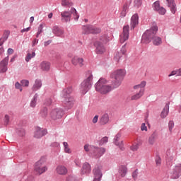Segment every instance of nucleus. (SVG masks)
<instances>
[{"instance_id":"obj_1","label":"nucleus","mask_w":181,"mask_h":181,"mask_svg":"<svg viewBox=\"0 0 181 181\" xmlns=\"http://www.w3.org/2000/svg\"><path fill=\"white\" fill-rule=\"evenodd\" d=\"M124 77H125V71L122 69L115 71L110 75L112 79V85H110V82L105 78H101L95 85V90L100 94H108L112 88H118L121 86Z\"/></svg>"},{"instance_id":"obj_2","label":"nucleus","mask_w":181,"mask_h":181,"mask_svg":"<svg viewBox=\"0 0 181 181\" xmlns=\"http://www.w3.org/2000/svg\"><path fill=\"white\" fill-rule=\"evenodd\" d=\"M157 32L158 26L156 25H154L150 30H146L142 35V43H151V40L153 39V44L155 46H159V45H162V38L155 36Z\"/></svg>"},{"instance_id":"obj_3","label":"nucleus","mask_w":181,"mask_h":181,"mask_svg":"<svg viewBox=\"0 0 181 181\" xmlns=\"http://www.w3.org/2000/svg\"><path fill=\"white\" fill-rule=\"evenodd\" d=\"M72 93L73 88L71 86H69L62 90L64 98H65L64 104L67 108H71L74 105V98L70 96Z\"/></svg>"},{"instance_id":"obj_4","label":"nucleus","mask_w":181,"mask_h":181,"mask_svg":"<svg viewBox=\"0 0 181 181\" xmlns=\"http://www.w3.org/2000/svg\"><path fill=\"white\" fill-rule=\"evenodd\" d=\"M71 15H73L75 21H78L80 16L77 13V10L74 7L71 8L70 11H64L61 13L62 22H70L71 19Z\"/></svg>"},{"instance_id":"obj_5","label":"nucleus","mask_w":181,"mask_h":181,"mask_svg":"<svg viewBox=\"0 0 181 181\" xmlns=\"http://www.w3.org/2000/svg\"><path fill=\"white\" fill-rule=\"evenodd\" d=\"M47 170V165H46V158L45 157L41 158L35 165L34 172L35 175H40L45 173Z\"/></svg>"},{"instance_id":"obj_6","label":"nucleus","mask_w":181,"mask_h":181,"mask_svg":"<svg viewBox=\"0 0 181 181\" xmlns=\"http://www.w3.org/2000/svg\"><path fill=\"white\" fill-rule=\"evenodd\" d=\"M93 84V74L91 72H88L87 78L81 83L80 86V90L82 94H86Z\"/></svg>"},{"instance_id":"obj_7","label":"nucleus","mask_w":181,"mask_h":181,"mask_svg":"<svg viewBox=\"0 0 181 181\" xmlns=\"http://www.w3.org/2000/svg\"><path fill=\"white\" fill-rule=\"evenodd\" d=\"M145 86H146V82L145 81H143L141 82L140 84L136 85L134 86V90H139V92L136 93L135 95H133L131 97V100H139V98H141L144 93H145Z\"/></svg>"},{"instance_id":"obj_8","label":"nucleus","mask_w":181,"mask_h":181,"mask_svg":"<svg viewBox=\"0 0 181 181\" xmlns=\"http://www.w3.org/2000/svg\"><path fill=\"white\" fill-rule=\"evenodd\" d=\"M106 149L104 147H98L94 146L93 150L92 151V155L94 158H101L104 153H105Z\"/></svg>"},{"instance_id":"obj_9","label":"nucleus","mask_w":181,"mask_h":181,"mask_svg":"<svg viewBox=\"0 0 181 181\" xmlns=\"http://www.w3.org/2000/svg\"><path fill=\"white\" fill-rule=\"evenodd\" d=\"M129 38V25L124 26L123 32L120 35V42L124 43Z\"/></svg>"},{"instance_id":"obj_10","label":"nucleus","mask_w":181,"mask_h":181,"mask_svg":"<svg viewBox=\"0 0 181 181\" xmlns=\"http://www.w3.org/2000/svg\"><path fill=\"white\" fill-rule=\"evenodd\" d=\"M83 30L84 31V33H93V35L100 33V32H101L100 28L93 27V25H85L83 27Z\"/></svg>"},{"instance_id":"obj_11","label":"nucleus","mask_w":181,"mask_h":181,"mask_svg":"<svg viewBox=\"0 0 181 181\" xmlns=\"http://www.w3.org/2000/svg\"><path fill=\"white\" fill-rule=\"evenodd\" d=\"M71 63L75 67H83L84 66V59L75 56L71 59Z\"/></svg>"},{"instance_id":"obj_12","label":"nucleus","mask_w":181,"mask_h":181,"mask_svg":"<svg viewBox=\"0 0 181 181\" xmlns=\"http://www.w3.org/2000/svg\"><path fill=\"white\" fill-rule=\"evenodd\" d=\"M50 117L52 119H60L63 117V112L60 109H54L51 111Z\"/></svg>"},{"instance_id":"obj_13","label":"nucleus","mask_w":181,"mask_h":181,"mask_svg":"<svg viewBox=\"0 0 181 181\" xmlns=\"http://www.w3.org/2000/svg\"><path fill=\"white\" fill-rule=\"evenodd\" d=\"M181 176V164L177 165L171 173V179H179Z\"/></svg>"},{"instance_id":"obj_14","label":"nucleus","mask_w":181,"mask_h":181,"mask_svg":"<svg viewBox=\"0 0 181 181\" xmlns=\"http://www.w3.org/2000/svg\"><path fill=\"white\" fill-rule=\"evenodd\" d=\"M8 62H9V57H5L0 62V73H5L8 70Z\"/></svg>"},{"instance_id":"obj_15","label":"nucleus","mask_w":181,"mask_h":181,"mask_svg":"<svg viewBox=\"0 0 181 181\" xmlns=\"http://www.w3.org/2000/svg\"><path fill=\"white\" fill-rule=\"evenodd\" d=\"M95 46L96 47L95 52H96L97 54H103V53H105V47H104L103 43L97 41L95 43Z\"/></svg>"},{"instance_id":"obj_16","label":"nucleus","mask_w":181,"mask_h":181,"mask_svg":"<svg viewBox=\"0 0 181 181\" xmlns=\"http://www.w3.org/2000/svg\"><path fill=\"white\" fill-rule=\"evenodd\" d=\"M154 11L158 12L160 15H165L166 13V9L163 7H160L159 1H156L153 4Z\"/></svg>"},{"instance_id":"obj_17","label":"nucleus","mask_w":181,"mask_h":181,"mask_svg":"<svg viewBox=\"0 0 181 181\" xmlns=\"http://www.w3.org/2000/svg\"><path fill=\"white\" fill-rule=\"evenodd\" d=\"M158 136L159 134H158L157 132H153L148 139V145H155V142H156V140L158 139Z\"/></svg>"},{"instance_id":"obj_18","label":"nucleus","mask_w":181,"mask_h":181,"mask_svg":"<svg viewBox=\"0 0 181 181\" xmlns=\"http://www.w3.org/2000/svg\"><path fill=\"white\" fill-rule=\"evenodd\" d=\"M94 180L93 181H100L103 177V173H101V169L100 167H97L93 170Z\"/></svg>"},{"instance_id":"obj_19","label":"nucleus","mask_w":181,"mask_h":181,"mask_svg":"<svg viewBox=\"0 0 181 181\" xmlns=\"http://www.w3.org/2000/svg\"><path fill=\"white\" fill-rule=\"evenodd\" d=\"M46 134H47V131L46 129L37 127L35 132L34 136L35 138H42V136H44Z\"/></svg>"},{"instance_id":"obj_20","label":"nucleus","mask_w":181,"mask_h":181,"mask_svg":"<svg viewBox=\"0 0 181 181\" xmlns=\"http://www.w3.org/2000/svg\"><path fill=\"white\" fill-rule=\"evenodd\" d=\"M119 138H121V133H117L115 137V144H116L117 146H119L122 151L124 150V144L122 141H119Z\"/></svg>"},{"instance_id":"obj_21","label":"nucleus","mask_w":181,"mask_h":181,"mask_svg":"<svg viewBox=\"0 0 181 181\" xmlns=\"http://www.w3.org/2000/svg\"><path fill=\"white\" fill-rule=\"evenodd\" d=\"M40 69L42 71H49L50 70V64L49 62L43 61L40 64Z\"/></svg>"},{"instance_id":"obj_22","label":"nucleus","mask_w":181,"mask_h":181,"mask_svg":"<svg viewBox=\"0 0 181 181\" xmlns=\"http://www.w3.org/2000/svg\"><path fill=\"white\" fill-rule=\"evenodd\" d=\"M99 122L100 125H107V124L110 122V116L108 115V114H104L103 115H102L100 118Z\"/></svg>"},{"instance_id":"obj_23","label":"nucleus","mask_w":181,"mask_h":181,"mask_svg":"<svg viewBox=\"0 0 181 181\" xmlns=\"http://www.w3.org/2000/svg\"><path fill=\"white\" fill-rule=\"evenodd\" d=\"M90 172H91V165L88 163H85L82 167L81 174L86 175L90 173Z\"/></svg>"},{"instance_id":"obj_24","label":"nucleus","mask_w":181,"mask_h":181,"mask_svg":"<svg viewBox=\"0 0 181 181\" xmlns=\"http://www.w3.org/2000/svg\"><path fill=\"white\" fill-rule=\"evenodd\" d=\"M52 33L56 36H62L64 33V31L62 28H59V26L55 25L52 28Z\"/></svg>"},{"instance_id":"obj_25","label":"nucleus","mask_w":181,"mask_h":181,"mask_svg":"<svg viewBox=\"0 0 181 181\" xmlns=\"http://www.w3.org/2000/svg\"><path fill=\"white\" fill-rule=\"evenodd\" d=\"M139 19V17L138 16V14H134L132 17L131 21V29H135V26L138 25V20Z\"/></svg>"},{"instance_id":"obj_26","label":"nucleus","mask_w":181,"mask_h":181,"mask_svg":"<svg viewBox=\"0 0 181 181\" xmlns=\"http://www.w3.org/2000/svg\"><path fill=\"white\" fill-rule=\"evenodd\" d=\"M168 6L170 8L172 13H176V4H175V0H167Z\"/></svg>"},{"instance_id":"obj_27","label":"nucleus","mask_w":181,"mask_h":181,"mask_svg":"<svg viewBox=\"0 0 181 181\" xmlns=\"http://www.w3.org/2000/svg\"><path fill=\"white\" fill-rule=\"evenodd\" d=\"M56 170L58 175H67V168L64 165H58Z\"/></svg>"},{"instance_id":"obj_28","label":"nucleus","mask_w":181,"mask_h":181,"mask_svg":"<svg viewBox=\"0 0 181 181\" xmlns=\"http://www.w3.org/2000/svg\"><path fill=\"white\" fill-rule=\"evenodd\" d=\"M128 172V168H127V166L125 165H121L119 168V175L122 177H125L127 173Z\"/></svg>"},{"instance_id":"obj_29","label":"nucleus","mask_w":181,"mask_h":181,"mask_svg":"<svg viewBox=\"0 0 181 181\" xmlns=\"http://www.w3.org/2000/svg\"><path fill=\"white\" fill-rule=\"evenodd\" d=\"M168 114H169V103L165 104V106L161 112L160 117L162 118H166V117H168Z\"/></svg>"},{"instance_id":"obj_30","label":"nucleus","mask_w":181,"mask_h":181,"mask_svg":"<svg viewBox=\"0 0 181 181\" xmlns=\"http://www.w3.org/2000/svg\"><path fill=\"white\" fill-rule=\"evenodd\" d=\"M61 5L62 6H64V8H70L71 6H73L74 4L71 0H62Z\"/></svg>"},{"instance_id":"obj_31","label":"nucleus","mask_w":181,"mask_h":181,"mask_svg":"<svg viewBox=\"0 0 181 181\" xmlns=\"http://www.w3.org/2000/svg\"><path fill=\"white\" fill-rule=\"evenodd\" d=\"M42 87V81L40 80H36L33 86V91H37V90H39Z\"/></svg>"},{"instance_id":"obj_32","label":"nucleus","mask_w":181,"mask_h":181,"mask_svg":"<svg viewBox=\"0 0 181 181\" xmlns=\"http://www.w3.org/2000/svg\"><path fill=\"white\" fill-rule=\"evenodd\" d=\"M63 146L65 153H71V148H70V146H69V144L67 142L64 141L63 143Z\"/></svg>"},{"instance_id":"obj_33","label":"nucleus","mask_w":181,"mask_h":181,"mask_svg":"<svg viewBox=\"0 0 181 181\" xmlns=\"http://www.w3.org/2000/svg\"><path fill=\"white\" fill-rule=\"evenodd\" d=\"M123 59L122 53L117 52L115 55L114 60L117 62V63H119Z\"/></svg>"},{"instance_id":"obj_34","label":"nucleus","mask_w":181,"mask_h":181,"mask_svg":"<svg viewBox=\"0 0 181 181\" xmlns=\"http://www.w3.org/2000/svg\"><path fill=\"white\" fill-rule=\"evenodd\" d=\"M94 149V146L90 145V144H86L84 146V151L86 152H90V151L93 152Z\"/></svg>"},{"instance_id":"obj_35","label":"nucleus","mask_w":181,"mask_h":181,"mask_svg":"<svg viewBox=\"0 0 181 181\" xmlns=\"http://www.w3.org/2000/svg\"><path fill=\"white\" fill-rule=\"evenodd\" d=\"M35 56H36V54L35 53V52H33L31 54L28 53L27 56L25 57V62H30V60L31 59H33V57H35Z\"/></svg>"},{"instance_id":"obj_36","label":"nucleus","mask_w":181,"mask_h":181,"mask_svg":"<svg viewBox=\"0 0 181 181\" xmlns=\"http://www.w3.org/2000/svg\"><path fill=\"white\" fill-rule=\"evenodd\" d=\"M128 10V5L127 4H125L124 6H123V10L121 13V16L122 18H124V16H127V11Z\"/></svg>"},{"instance_id":"obj_37","label":"nucleus","mask_w":181,"mask_h":181,"mask_svg":"<svg viewBox=\"0 0 181 181\" xmlns=\"http://www.w3.org/2000/svg\"><path fill=\"white\" fill-rule=\"evenodd\" d=\"M40 115L43 118L47 117V108L44 107L40 112Z\"/></svg>"},{"instance_id":"obj_38","label":"nucleus","mask_w":181,"mask_h":181,"mask_svg":"<svg viewBox=\"0 0 181 181\" xmlns=\"http://www.w3.org/2000/svg\"><path fill=\"white\" fill-rule=\"evenodd\" d=\"M36 101H37V95H35L33 100L30 103V107L34 108V107H36Z\"/></svg>"},{"instance_id":"obj_39","label":"nucleus","mask_w":181,"mask_h":181,"mask_svg":"<svg viewBox=\"0 0 181 181\" xmlns=\"http://www.w3.org/2000/svg\"><path fill=\"white\" fill-rule=\"evenodd\" d=\"M174 127H175V122H173V121H170L168 123V128H169L170 132H172Z\"/></svg>"},{"instance_id":"obj_40","label":"nucleus","mask_w":181,"mask_h":181,"mask_svg":"<svg viewBox=\"0 0 181 181\" xmlns=\"http://www.w3.org/2000/svg\"><path fill=\"white\" fill-rule=\"evenodd\" d=\"M156 166H160L162 163V159L158 156H157L156 158Z\"/></svg>"},{"instance_id":"obj_41","label":"nucleus","mask_w":181,"mask_h":181,"mask_svg":"<svg viewBox=\"0 0 181 181\" xmlns=\"http://www.w3.org/2000/svg\"><path fill=\"white\" fill-rule=\"evenodd\" d=\"M21 83L23 87H29V81L28 80H22Z\"/></svg>"},{"instance_id":"obj_42","label":"nucleus","mask_w":181,"mask_h":181,"mask_svg":"<svg viewBox=\"0 0 181 181\" xmlns=\"http://www.w3.org/2000/svg\"><path fill=\"white\" fill-rule=\"evenodd\" d=\"M107 142H108V137L105 136L101 139V140L100 141V145H104V144H107Z\"/></svg>"},{"instance_id":"obj_43","label":"nucleus","mask_w":181,"mask_h":181,"mask_svg":"<svg viewBox=\"0 0 181 181\" xmlns=\"http://www.w3.org/2000/svg\"><path fill=\"white\" fill-rule=\"evenodd\" d=\"M142 5V0H134V6L139 8Z\"/></svg>"},{"instance_id":"obj_44","label":"nucleus","mask_w":181,"mask_h":181,"mask_svg":"<svg viewBox=\"0 0 181 181\" xmlns=\"http://www.w3.org/2000/svg\"><path fill=\"white\" fill-rule=\"evenodd\" d=\"M139 148V145L138 144H136L131 147V150L135 152V151H138Z\"/></svg>"},{"instance_id":"obj_45","label":"nucleus","mask_w":181,"mask_h":181,"mask_svg":"<svg viewBox=\"0 0 181 181\" xmlns=\"http://www.w3.org/2000/svg\"><path fill=\"white\" fill-rule=\"evenodd\" d=\"M15 87L17 90H19L21 92H22V85H21V83H19V82H16L15 83Z\"/></svg>"},{"instance_id":"obj_46","label":"nucleus","mask_w":181,"mask_h":181,"mask_svg":"<svg viewBox=\"0 0 181 181\" xmlns=\"http://www.w3.org/2000/svg\"><path fill=\"white\" fill-rule=\"evenodd\" d=\"M66 181H78V180L76 179V177L73 175H70L66 178Z\"/></svg>"},{"instance_id":"obj_47","label":"nucleus","mask_w":181,"mask_h":181,"mask_svg":"<svg viewBox=\"0 0 181 181\" xmlns=\"http://www.w3.org/2000/svg\"><path fill=\"white\" fill-rule=\"evenodd\" d=\"M4 124L5 125H8L9 124V115H6L4 117Z\"/></svg>"},{"instance_id":"obj_48","label":"nucleus","mask_w":181,"mask_h":181,"mask_svg":"<svg viewBox=\"0 0 181 181\" xmlns=\"http://www.w3.org/2000/svg\"><path fill=\"white\" fill-rule=\"evenodd\" d=\"M9 37V33L8 32H6L4 33L3 36L1 37L4 40H8V37Z\"/></svg>"},{"instance_id":"obj_49","label":"nucleus","mask_w":181,"mask_h":181,"mask_svg":"<svg viewBox=\"0 0 181 181\" xmlns=\"http://www.w3.org/2000/svg\"><path fill=\"white\" fill-rule=\"evenodd\" d=\"M18 135L19 136H25V129H21L18 130Z\"/></svg>"},{"instance_id":"obj_50","label":"nucleus","mask_w":181,"mask_h":181,"mask_svg":"<svg viewBox=\"0 0 181 181\" xmlns=\"http://www.w3.org/2000/svg\"><path fill=\"white\" fill-rule=\"evenodd\" d=\"M141 131H148V127H146V124L145 123H142L141 126Z\"/></svg>"},{"instance_id":"obj_51","label":"nucleus","mask_w":181,"mask_h":181,"mask_svg":"<svg viewBox=\"0 0 181 181\" xmlns=\"http://www.w3.org/2000/svg\"><path fill=\"white\" fill-rule=\"evenodd\" d=\"M120 53H122V55L127 53V47H125V45L122 47Z\"/></svg>"},{"instance_id":"obj_52","label":"nucleus","mask_w":181,"mask_h":181,"mask_svg":"<svg viewBox=\"0 0 181 181\" xmlns=\"http://www.w3.org/2000/svg\"><path fill=\"white\" fill-rule=\"evenodd\" d=\"M132 177H133V179H134V180H135V179H136V177H138V170H136L133 172Z\"/></svg>"},{"instance_id":"obj_53","label":"nucleus","mask_w":181,"mask_h":181,"mask_svg":"<svg viewBox=\"0 0 181 181\" xmlns=\"http://www.w3.org/2000/svg\"><path fill=\"white\" fill-rule=\"evenodd\" d=\"M93 124H97L98 122V115H95L93 120H92Z\"/></svg>"},{"instance_id":"obj_54","label":"nucleus","mask_w":181,"mask_h":181,"mask_svg":"<svg viewBox=\"0 0 181 181\" xmlns=\"http://www.w3.org/2000/svg\"><path fill=\"white\" fill-rule=\"evenodd\" d=\"M38 42H39V40H37V39H34L33 41V45H32V46H33V47L36 46V45H37Z\"/></svg>"},{"instance_id":"obj_55","label":"nucleus","mask_w":181,"mask_h":181,"mask_svg":"<svg viewBox=\"0 0 181 181\" xmlns=\"http://www.w3.org/2000/svg\"><path fill=\"white\" fill-rule=\"evenodd\" d=\"M8 54H13V49L12 48H8L7 50Z\"/></svg>"},{"instance_id":"obj_56","label":"nucleus","mask_w":181,"mask_h":181,"mask_svg":"<svg viewBox=\"0 0 181 181\" xmlns=\"http://www.w3.org/2000/svg\"><path fill=\"white\" fill-rule=\"evenodd\" d=\"M176 74H177V71H173L171 72V74L168 75V77H172V76H176Z\"/></svg>"},{"instance_id":"obj_57","label":"nucleus","mask_w":181,"mask_h":181,"mask_svg":"<svg viewBox=\"0 0 181 181\" xmlns=\"http://www.w3.org/2000/svg\"><path fill=\"white\" fill-rule=\"evenodd\" d=\"M30 30V28L28 27L27 28H24L23 30H21V33H23V32H29Z\"/></svg>"},{"instance_id":"obj_58","label":"nucleus","mask_w":181,"mask_h":181,"mask_svg":"<svg viewBox=\"0 0 181 181\" xmlns=\"http://www.w3.org/2000/svg\"><path fill=\"white\" fill-rule=\"evenodd\" d=\"M5 42H6V40H4V38H0V46H2V45H4V43H5Z\"/></svg>"},{"instance_id":"obj_59","label":"nucleus","mask_w":181,"mask_h":181,"mask_svg":"<svg viewBox=\"0 0 181 181\" xmlns=\"http://www.w3.org/2000/svg\"><path fill=\"white\" fill-rule=\"evenodd\" d=\"M38 30L43 31V24H40L38 27Z\"/></svg>"},{"instance_id":"obj_60","label":"nucleus","mask_w":181,"mask_h":181,"mask_svg":"<svg viewBox=\"0 0 181 181\" xmlns=\"http://www.w3.org/2000/svg\"><path fill=\"white\" fill-rule=\"evenodd\" d=\"M15 59H16V56H13V57L11 59V60H10L11 63H13V62H15Z\"/></svg>"},{"instance_id":"obj_61","label":"nucleus","mask_w":181,"mask_h":181,"mask_svg":"<svg viewBox=\"0 0 181 181\" xmlns=\"http://www.w3.org/2000/svg\"><path fill=\"white\" fill-rule=\"evenodd\" d=\"M49 43H52V41L51 40H48L47 42H45V46H49Z\"/></svg>"},{"instance_id":"obj_62","label":"nucleus","mask_w":181,"mask_h":181,"mask_svg":"<svg viewBox=\"0 0 181 181\" xmlns=\"http://www.w3.org/2000/svg\"><path fill=\"white\" fill-rule=\"evenodd\" d=\"M42 32H43V31H42V30H38V31H37V33L36 37H39V35H40V33H42Z\"/></svg>"},{"instance_id":"obj_63","label":"nucleus","mask_w":181,"mask_h":181,"mask_svg":"<svg viewBox=\"0 0 181 181\" xmlns=\"http://www.w3.org/2000/svg\"><path fill=\"white\" fill-rule=\"evenodd\" d=\"M33 21H35V17L32 16L30 18V23H33Z\"/></svg>"},{"instance_id":"obj_64","label":"nucleus","mask_w":181,"mask_h":181,"mask_svg":"<svg viewBox=\"0 0 181 181\" xmlns=\"http://www.w3.org/2000/svg\"><path fill=\"white\" fill-rule=\"evenodd\" d=\"M52 104V99H48V102L47 103V105H50Z\"/></svg>"}]
</instances>
